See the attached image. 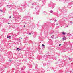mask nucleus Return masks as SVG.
Wrapping results in <instances>:
<instances>
[{"label": "nucleus", "instance_id": "f3484780", "mask_svg": "<svg viewBox=\"0 0 73 73\" xmlns=\"http://www.w3.org/2000/svg\"><path fill=\"white\" fill-rule=\"evenodd\" d=\"M7 6H8V5H7Z\"/></svg>", "mask_w": 73, "mask_h": 73}, {"label": "nucleus", "instance_id": "7ed1b4c3", "mask_svg": "<svg viewBox=\"0 0 73 73\" xmlns=\"http://www.w3.org/2000/svg\"><path fill=\"white\" fill-rule=\"evenodd\" d=\"M17 50H18V51H20L21 49L20 48H17Z\"/></svg>", "mask_w": 73, "mask_h": 73}, {"label": "nucleus", "instance_id": "a211bd4d", "mask_svg": "<svg viewBox=\"0 0 73 73\" xmlns=\"http://www.w3.org/2000/svg\"><path fill=\"white\" fill-rule=\"evenodd\" d=\"M58 24H57V25H58Z\"/></svg>", "mask_w": 73, "mask_h": 73}, {"label": "nucleus", "instance_id": "4468645a", "mask_svg": "<svg viewBox=\"0 0 73 73\" xmlns=\"http://www.w3.org/2000/svg\"><path fill=\"white\" fill-rule=\"evenodd\" d=\"M69 60H70V58Z\"/></svg>", "mask_w": 73, "mask_h": 73}, {"label": "nucleus", "instance_id": "9b49d317", "mask_svg": "<svg viewBox=\"0 0 73 73\" xmlns=\"http://www.w3.org/2000/svg\"><path fill=\"white\" fill-rule=\"evenodd\" d=\"M9 18H11V17L10 16V17H9Z\"/></svg>", "mask_w": 73, "mask_h": 73}, {"label": "nucleus", "instance_id": "f8f14e48", "mask_svg": "<svg viewBox=\"0 0 73 73\" xmlns=\"http://www.w3.org/2000/svg\"><path fill=\"white\" fill-rule=\"evenodd\" d=\"M29 35H31V33H29Z\"/></svg>", "mask_w": 73, "mask_h": 73}, {"label": "nucleus", "instance_id": "f03ea898", "mask_svg": "<svg viewBox=\"0 0 73 73\" xmlns=\"http://www.w3.org/2000/svg\"><path fill=\"white\" fill-rule=\"evenodd\" d=\"M62 34L63 35H65V34H66V33H65V32H62Z\"/></svg>", "mask_w": 73, "mask_h": 73}, {"label": "nucleus", "instance_id": "dca6fc26", "mask_svg": "<svg viewBox=\"0 0 73 73\" xmlns=\"http://www.w3.org/2000/svg\"><path fill=\"white\" fill-rule=\"evenodd\" d=\"M24 27H25V25H24Z\"/></svg>", "mask_w": 73, "mask_h": 73}, {"label": "nucleus", "instance_id": "39448f33", "mask_svg": "<svg viewBox=\"0 0 73 73\" xmlns=\"http://www.w3.org/2000/svg\"><path fill=\"white\" fill-rule=\"evenodd\" d=\"M42 46H45V45H44V44L43 45V44H42Z\"/></svg>", "mask_w": 73, "mask_h": 73}, {"label": "nucleus", "instance_id": "2eb2a0df", "mask_svg": "<svg viewBox=\"0 0 73 73\" xmlns=\"http://www.w3.org/2000/svg\"><path fill=\"white\" fill-rule=\"evenodd\" d=\"M21 39H22V38H21Z\"/></svg>", "mask_w": 73, "mask_h": 73}, {"label": "nucleus", "instance_id": "9d476101", "mask_svg": "<svg viewBox=\"0 0 73 73\" xmlns=\"http://www.w3.org/2000/svg\"><path fill=\"white\" fill-rule=\"evenodd\" d=\"M10 24V23H8V24Z\"/></svg>", "mask_w": 73, "mask_h": 73}, {"label": "nucleus", "instance_id": "6e6552de", "mask_svg": "<svg viewBox=\"0 0 73 73\" xmlns=\"http://www.w3.org/2000/svg\"><path fill=\"white\" fill-rule=\"evenodd\" d=\"M61 46V44H59V46Z\"/></svg>", "mask_w": 73, "mask_h": 73}, {"label": "nucleus", "instance_id": "f257e3e1", "mask_svg": "<svg viewBox=\"0 0 73 73\" xmlns=\"http://www.w3.org/2000/svg\"><path fill=\"white\" fill-rule=\"evenodd\" d=\"M63 41H64V40H66V38L65 37H64L63 38Z\"/></svg>", "mask_w": 73, "mask_h": 73}, {"label": "nucleus", "instance_id": "423d86ee", "mask_svg": "<svg viewBox=\"0 0 73 73\" xmlns=\"http://www.w3.org/2000/svg\"><path fill=\"white\" fill-rule=\"evenodd\" d=\"M50 12H51V13H52V12H53V11H50Z\"/></svg>", "mask_w": 73, "mask_h": 73}, {"label": "nucleus", "instance_id": "20e7f679", "mask_svg": "<svg viewBox=\"0 0 73 73\" xmlns=\"http://www.w3.org/2000/svg\"><path fill=\"white\" fill-rule=\"evenodd\" d=\"M9 37H11V36H7V38H9Z\"/></svg>", "mask_w": 73, "mask_h": 73}, {"label": "nucleus", "instance_id": "ddd939ff", "mask_svg": "<svg viewBox=\"0 0 73 73\" xmlns=\"http://www.w3.org/2000/svg\"><path fill=\"white\" fill-rule=\"evenodd\" d=\"M55 21H57V20H55Z\"/></svg>", "mask_w": 73, "mask_h": 73}, {"label": "nucleus", "instance_id": "1a4fd4ad", "mask_svg": "<svg viewBox=\"0 0 73 73\" xmlns=\"http://www.w3.org/2000/svg\"><path fill=\"white\" fill-rule=\"evenodd\" d=\"M10 62H11V61H12V60H10Z\"/></svg>", "mask_w": 73, "mask_h": 73}, {"label": "nucleus", "instance_id": "0eeeda50", "mask_svg": "<svg viewBox=\"0 0 73 73\" xmlns=\"http://www.w3.org/2000/svg\"><path fill=\"white\" fill-rule=\"evenodd\" d=\"M0 11H1V12H3V10H0Z\"/></svg>", "mask_w": 73, "mask_h": 73}]
</instances>
